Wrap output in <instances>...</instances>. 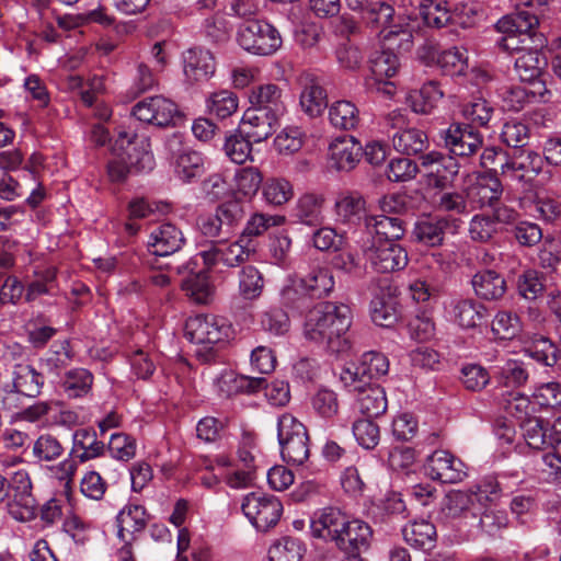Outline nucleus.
Returning a JSON list of instances; mask_svg holds the SVG:
<instances>
[{
  "label": "nucleus",
  "mask_w": 561,
  "mask_h": 561,
  "mask_svg": "<svg viewBox=\"0 0 561 561\" xmlns=\"http://www.w3.org/2000/svg\"><path fill=\"white\" fill-rule=\"evenodd\" d=\"M500 494V483L492 477L480 480L467 490H451L442 500L436 520L457 529L472 527L481 510Z\"/></svg>",
  "instance_id": "1"
},
{
  "label": "nucleus",
  "mask_w": 561,
  "mask_h": 561,
  "mask_svg": "<svg viewBox=\"0 0 561 561\" xmlns=\"http://www.w3.org/2000/svg\"><path fill=\"white\" fill-rule=\"evenodd\" d=\"M352 321L353 313L348 305L327 301L309 312L304 333L306 339L324 345L333 353H345L350 348L346 333Z\"/></svg>",
  "instance_id": "2"
},
{
  "label": "nucleus",
  "mask_w": 561,
  "mask_h": 561,
  "mask_svg": "<svg viewBox=\"0 0 561 561\" xmlns=\"http://www.w3.org/2000/svg\"><path fill=\"white\" fill-rule=\"evenodd\" d=\"M363 19L376 30L382 45L398 47L401 51L411 49L414 26L405 18L394 15L390 4L377 0Z\"/></svg>",
  "instance_id": "3"
},
{
  "label": "nucleus",
  "mask_w": 561,
  "mask_h": 561,
  "mask_svg": "<svg viewBox=\"0 0 561 561\" xmlns=\"http://www.w3.org/2000/svg\"><path fill=\"white\" fill-rule=\"evenodd\" d=\"M10 376V380L0 386L1 410L15 411L24 405L25 400L36 399L42 394L45 377L33 365L14 364Z\"/></svg>",
  "instance_id": "4"
},
{
  "label": "nucleus",
  "mask_w": 561,
  "mask_h": 561,
  "mask_svg": "<svg viewBox=\"0 0 561 561\" xmlns=\"http://www.w3.org/2000/svg\"><path fill=\"white\" fill-rule=\"evenodd\" d=\"M231 333V325L224 318L214 314H196L185 323V336L197 345L195 355L203 363L215 358L214 346L225 342Z\"/></svg>",
  "instance_id": "5"
},
{
  "label": "nucleus",
  "mask_w": 561,
  "mask_h": 561,
  "mask_svg": "<svg viewBox=\"0 0 561 561\" xmlns=\"http://www.w3.org/2000/svg\"><path fill=\"white\" fill-rule=\"evenodd\" d=\"M538 24L537 15L528 9L501 18L495 24L496 30L503 34L497 39V45L505 51H517L520 55L535 45L536 37L540 35L536 32Z\"/></svg>",
  "instance_id": "6"
},
{
  "label": "nucleus",
  "mask_w": 561,
  "mask_h": 561,
  "mask_svg": "<svg viewBox=\"0 0 561 561\" xmlns=\"http://www.w3.org/2000/svg\"><path fill=\"white\" fill-rule=\"evenodd\" d=\"M277 439L280 456L285 462L301 466L308 460L310 455L308 432L293 414L283 413L277 417Z\"/></svg>",
  "instance_id": "7"
},
{
  "label": "nucleus",
  "mask_w": 561,
  "mask_h": 561,
  "mask_svg": "<svg viewBox=\"0 0 561 561\" xmlns=\"http://www.w3.org/2000/svg\"><path fill=\"white\" fill-rule=\"evenodd\" d=\"M389 371V359L379 352L363 354L357 363L345 365L340 373V381L345 390H358L375 383L374 380L386 376Z\"/></svg>",
  "instance_id": "8"
},
{
  "label": "nucleus",
  "mask_w": 561,
  "mask_h": 561,
  "mask_svg": "<svg viewBox=\"0 0 561 561\" xmlns=\"http://www.w3.org/2000/svg\"><path fill=\"white\" fill-rule=\"evenodd\" d=\"M239 45L250 54L270 56L282 46L283 39L278 30L264 20H251L238 31Z\"/></svg>",
  "instance_id": "9"
},
{
  "label": "nucleus",
  "mask_w": 561,
  "mask_h": 561,
  "mask_svg": "<svg viewBox=\"0 0 561 561\" xmlns=\"http://www.w3.org/2000/svg\"><path fill=\"white\" fill-rule=\"evenodd\" d=\"M252 253L253 249L250 248L249 242L240 237L234 241H228L227 238L210 241L199 250L198 255L208 268L217 266L234 268L249 261Z\"/></svg>",
  "instance_id": "10"
},
{
  "label": "nucleus",
  "mask_w": 561,
  "mask_h": 561,
  "mask_svg": "<svg viewBox=\"0 0 561 561\" xmlns=\"http://www.w3.org/2000/svg\"><path fill=\"white\" fill-rule=\"evenodd\" d=\"M443 147L448 154L459 158H469L476 154L483 146V135L471 124L453 122L438 133Z\"/></svg>",
  "instance_id": "11"
},
{
  "label": "nucleus",
  "mask_w": 561,
  "mask_h": 561,
  "mask_svg": "<svg viewBox=\"0 0 561 561\" xmlns=\"http://www.w3.org/2000/svg\"><path fill=\"white\" fill-rule=\"evenodd\" d=\"M241 510L256 530L267 531L278 523L283 505L274 495L251 492L244 496Z\"/></svg>",
  "instance_id": "12"
},
{
  "label": "nucleus",
  "mask_w": 561,
  "mask_h": 561,
  "mask_svg": "<svg viewBox=\"0 0 561 561\" xmlns=\"http://www.w3.org/2000/svg\"><path fill=\"white\" fill-rule=\"evenodd\" d=\"M420 15L428 27L442 28L447 25L460 26L466 28L470 26L469 9L451 8L448 0H422L420 2Z\"/></svg>",
  "instance_id": "13"
},
{
  "label": "nucleus",
  "mask_w": 561,
  "mask_h": 561,
  "mask_svg": "<svg viewBox=\"0 0 561 561\" xmlns=\"http://www.w3.org/2000/svg\"><path fill=\"white\" fill-rule=\"evenodd\" d=\"M373 529L362 519H348L339 537L335 547L345 553L344 561H365L362 553L371 545Z\"/></svg>",
  "instance_id": "14"
},
{
  "label": "nucleus",
  "mask_w": 561,
  "mask_h": 561,
  "mask_svg": "<svg viewBox=\"0 0 561 561\" xmlns=\"http://www.w3.org/2000/svg\"><path fill=\"white\" fill-rule=\"evenodd\" d=\"M420 160L428 184L436 188L453 185L459 173V162L450 154L433 150L422 154Z\"/></svg>",
  "instance_id": "15"
},
{
  "label": "nucleus",
  "mask_w": 561,
  "mask_h": 561,
  "mask_svg": "<svg viewBox=\"0 0 561 561\" xmlns=\"http://www.w3.org/2000/svg\"><path fill=\"white\" fill-rule=\"evenodd\" d=\"M364 255L370 267L378 273L401 271L409 262L407 250L397 242L371 241L364 249Z\"/></svg>",
  "instance_id": "16"
},
{
  "label": "nucleus",
  "mask_w": 561,
  "mask_h": 561,
  "mask_svg": "<svg viewBox=\"0 0 561 561\" xmlns=\"http://www.w3.org/2000/svg\"><path fill=\"white\" fill-rule=\"evenodd\" d=\"M543 158L536 151L523 148L506 154L500 164L501 174L511 181L529 182L542 170Z\"/></svg>",
  "instance_id": "17"
},
{
  "label": "nucleus",
  "mask_w": 561,
  "mask_h": 561,
  "mask_svg": "<svg viewBox=\"0 0 561 561\" xmlns=\"http://www.w3.org/2000/svg\"><path fill=\"white\" fill-rule=\"evenodd\" d=\"M113 150L121 151L129 167L135 171H150L154 167L150 141L146 137H137L127 131H119Z\"/></svg>",
  "instance_id": "18"
},
{
  "label": "nucleus",
  "mask_w": 561,
  "mask_h": 561,
  "mask_svg": "<svg viewBox=\"0 0 561 561\" xmlns=\"http://www.w3.org/2000/svg\"><path fill=\"white\" fill-rule=\"evenodd\" d=\"M424 472L442 483H459L467 477V467L451 453L438 449L426 458Z\"/></svg>",
  "instance_id": "19"
},
{
  "label": "nucleus",
  "mask_w": 561,
  "mask_h": 561,
  "mask_svg": "<svg viewBox=\"0 0 561 561\" xmlns=\"http://www.w3.org/2000/svg\"><path fill=\"white\" fill-rule=\"evenodd\" d=\"M133 115L140 122L158 127L174 123L179 114L178 105L162 95L145 98L133 106Z\"/></svg>",
  "instance_id": "20"
},
{
  "label": "nucleus",
  "mask_w": 561,
  "mask_h": 561,
  "mask_svg": "<svg viewBox=\"0 0 561 561\" xmlns=\"http://www.w3.org/2000/svg\"><path fill=\"white\" fill-rule=\"evenodd\" d=\"M185 82L196 84L207 82L216 71V60L209 49L192 47L182 53Z\"/></svg>",
  "instance_id": "21"
},
{
  "label": "nucleus",
  "mask_w": 561,
  "mask_h": 561,
  "mask_svg": "<svg viewBox=\"0 0 561 561\" xmlns=\"http://www.w3.org/2000/svg\"><path fill=\"white\" fill-rule=\"evenodd\" d=\"M347 516L336 507H324L313 513L310 518V531L312 537L325 542L336 543L341 536Z\"/></svg>",
  "instance_id": "22"
},
{
  "label": "nucleus",
  "mask_w": 561,
  "mask_h": 561,
  "mask_svg": "<svg viewBox=\"0 0 561 561\" xmlns=\"http://www.w3.org/2000/svg\"><path fill=\"white\" fill-rule=\"evenodd\" d=\"M254 114L270 115L273 121H278L286 112L283 90L275 83L261 84L252 91L250 96Z\"/></svg>",
  "instance_id": "23"
},
{
  "label": "nucleus",
  "mask_w": 561,
  "mask_h": 561,
  "mask_svg": "<svg viewBox=\"0 0 561 561\" xmlns=\"http://www.w3.org/2000/svg\"><path fill=\"white\" fill-rule=\"evenodd\" d=\"M184 244L182 230L171 222L153 227L147 240L148 251L157 256H169L180 251Z\"/></svg>",
  "instance_id": "24"
},
{
  "label": "nucleus",
  "mask_w": 561,
  "mask_h": 561,
  "mask_svg": "<svg viewBox=\"0 0 561 561\" xmlns=\"http://www.w3.org/2000/svg\"><path fill=\"white\" fill-rule=\"evenodd\" d=\"M535 41V45H531L516 58L515 71L520 81L538 87L539 82H542L539 78L547 65L543 55L540 53V49L546 45V38L543 35H539Z\"/></svg>",
  "instance_id": "25"
},
{
  "label": "nucleus",
  "mask_w": 561,
  "mask_h": 561,
  "mask_svg": "<svg viewBox=\"0 0 561 561\" xmlns=\"http://www.w3.org/2000/svg\"><path fill=\"white\" fill-rule=\"evenodd\" d=\"M363 157V147L353 136L336 137L329 146L330 167L337 171L353 170Z\"/></svg>",
  "instance_id": "26"
},
{
  "label": "nucleus",
  "mask_w": 561,
  "mask_h": 561,
  "mask_svg": "<svg viewBox=\"0 0 561 561\" xmlns=\"http://www.w3.org/2000/svg\"><path fill=\"white\" fill-rule=\"evenodd\" d=\"M447 319L461 329H473L485 319L486 310L471 298H453L445 305Z\"/></svg>",
  "instance_id": "27"
},
{
  "label": "nucleus",
  "mask_w": 561,
  "mask_h": 561,
  "mask_svg": "<svg viewBox=\"0 0 561 561\" xmlns=\"http://www.w3.org/2000/svg\"><path fill=\"white\" fill-rule=\"evenodd\" d=\"M265 378L239 375L233 370H222L214 380L216 391L221 397H232L238 393H253L264 386Z\"/></svg>",
  "instance_id": "28"
},
{
  "label": "nucleus",
  "mask_w": 561,
  "mask_h": 561,
  "mask_svg": "<svg viewBox=\"0 0 561 561\" xmlns=\"http://www.w3.org/2000/svg\"><path fill=\"white\" fill-rule=\"evenodd\" d=\"M456 221L444 216H422L414 222L412 237L426 247L442 245L447 227Z\"/></svg>",
  "instance_id": "29"
},
{
  "label": "nucleus",
  "mask_w": 561,
  "mask_h": 561,
  "mask_svg": "<svg viewBox=\"0 0 561 561\" xmlns=\"http://www.w3.org/2000/svg\"><path fill=\"white\" fill-rule=\"evenodd\" d=\"M106 445L98 438L93 428H78L72 433V446L70 456H73L79 463L102 457L105 454Z\"/></svg>",
  "instance_id": "30"
},
{
  "label": "nucleus",
  "mask_w": 561,
  "mask_h": 561,
  "mask_svg": "<svg viewBox=\"0 0 561 561\" xmlns=\"http://www.w3.org/2000/svg\"><path fill=\"white\" fill-rule=\"evenodd\" d=\"M324 198L320 194L306 193L299 196L290 210L294 222L309 227H318L323 224Z\"/></svg>",
  "instance_id": "31"
},
{
  "label": "nucleus",
  "mask_w": 561,
  "mask_h": 561,
  "mask_svg": "<svg viewBox=\"0 0 561 561\" xmlns=\"http://www.w3.org/2000/svg\"><path fill=\"white\" fill-rule=\"evenodd\" d=\"M365 227L373 237V241L396 242L404 236L403 220L399 217L386 215L365 216Z\"/></svg>",
  "instance_id": "32"
},
{
  "label": "nucleus",
  "mask_w": 561,
  "mask_h": 561,
  "mask_svg": "<svg viewBox=\"0 0 561 561\" xmlns=\"http://www.w3.org/2000/svg\"><path fill=\"white\" fill-rule=\"evenodd\" d=\"M116 520L118 526V537L128 545L129 540L126 538V535H130L134 538L135 535L144 531L149 522V514L145 506L129 501L118 512Z\"/></svg>",
  "instance_id": "33"
},
{
  "label": "nucleus",
  "mask_w": 561,
  "mask_h": 561,
  "mask_svg": "<svg viewBox=\"0 0 561 561\" xmlns=\"http://www.w3.org/2000/svg\"><path fill=\"white\" fill-rule=\"evenodd\" d=\"M347 391L356 397V408L366 417H378L387 411L388 400L381 386L373 383Z\"/></svg>",
  "instance_id": "34"
},
{
  "label": "nucleus",
  "mask_w": 561,
  "mask_h": 561,
  "mask_svg": "<svg viewBox=\"0 0 561 561\" xmlns=\"http://www.w3.org/2000/svg\"><path fill=\"white\" fill-rule=\"evenodd\" d=\"M58 290L56 267L36 268L25 286V301L34 302L42 296L54 297L58 294Z\"/></svg>",
  "instance_id": "35"
},
{
  "label": "nucleus",
  "mask_w": 561,
  "mask_h": 561,
  "mask_svg": "<svg viewBox=\"0 0 561 561\" xmlns=\"http://www.w3.org/2000/svg\"><path fill=\"white\" fill-rule=\"evenodd\" d=\"M299 104L304 113L310 117L322 114L328 106V95L318 79L306 77L302 81Z\"/></svg>",
  "instance_id": "36"
},
{
  "label": "nucleus",
  "mask_w": 561,
  "mask_h": 561,
  "mask_svg": "<svg viewBox=\"0 0 561 561\" xmlns=\"http://www.w3.org/2000/svg\"><path fill=\"white\" fill-rule=\"evenodd\" d=\"M366 202L358 192H342L334 203L336 220L342 224L356 225L365 215Z\"/></svg>",
  "instance_id": "37"
},
{
  "label": "nucleus",
  "mask_w": 561,
  "mask_h": 561,
  "mask_svg": "<svg viewBox=\"0 0 561 561\" xmlns=\"http://www.w3.org/2000/svg\"><path fill=\"white\" fill-rule=\"evenodd\" d=\"M369 313L371 321L382 328L393 327L400 317L397 300L383 290L374 295L369 305Z\"/></svg>",
  "instance_id": "38"
},
{
  "label": "nucleus",
  "mask_w": 561,
  "mask_h": 561,
  "mask_svg": "<svg viewBox=\"0 0 561 561\" xmlns=\"http://www.w3.org/2000/svg\"><path fill=\"white\" fill-rule=\"evenodd\" d=\"M474 293L485 300H496L503 297L506 291L504 277L493 270L477 272L471 280Z\"/></svg>",
  "instance_id": "39"
},
{
  "label": "nucleus",
  "mask_w": 561,
  "mask_h": 561,
  "mask_svg": "<svg viewBox=\"0 0 561 561\" xmlns=\"http://www.w3.org/2000/svg\"><path fill=\"white\" fill-rule=\"evenodd\" d=\"M503 193L502 183L497 178H481L468 188L467 196L477 207H494Z\"/></svg>",
  "instance_id": "40"
},
{
  "label": "nucleus",
  "mask_w": 561,
  "mask_h": 561,
  "mask_svg": "<svg viewBox=\"0 0 561 561\" xmlns=\"http://www.w3.org/2000/svg\"><path fill=\"white\" fill-rule=\"evenodd\" d=\"M444 92L438 82H425L421 89L413 90L408 94L407 101L416 114H430L443 99Z\"/></svg>",
  "instance_id": "41"
},
{
  "label": "nucleus",
  "mask_w": 561,
  "mask_h": 561,
  "mask_svg": "<svg viewBox=\"0 0 561 561\" xmlns=\"http://www.w3.org/2000/svg\"><path fill=\"white\" fill-rule=\"evenodd\" d=\"M390 137L393 148L407 156L421 153L428 147L427 135L417 128L404 127L394 131Z\"/></svg>",
  "instance_id": "42"
},
{
  "label": "nucleus",
  "mask_w": 561,
  "mask_h": 561,
  "mask_svg": "<svg viewBox=\"0 0 561 561\" xmlns=\"http://www.w3.org/2000/svg\"><path fill=\"white\" fill-rule=\"evenodd\" d=\"M306 290L311 299H321L328 297L335 286L333 272L327 266H317L301 277Z\"/></svg>",
  "instance_id": "43"
},
{
  "label": "nucleus",
  "mask_w": 561,
  "mask_h": 561,
  "mask_svg": "<svg viewBox=\"0 0 561 561\" xmlns=\"http://www.w3.org/2000/svg\"><path fill=\"white\" fill-rule=\"evenodd\" d=\"M282 305L293 311L304 312L310 307L311 297L305 288L301 277H290L282 287Z\"/></svg>",
  "instance_id": "44"
},
{
  "label": "nucleus",
  "mask_w": 561,
  "mask_h": 561,
  "mask_svg": "<svg viewBox=\"0 0 561 561\" xmlns=\"http://www.w3.org/2000/svg\"><path fill=\"white\" fill-rule=\"evenodd\" d=\"M277 123L278 121H273L270 115H260L247 111L240 129L253 144H257L267 139L274 133Z\"/></svg>",
  "instance_id": "45"
},
{
  "label": "nucleus",
  "mask_w": 561,
  "mask_h": 561,
  "mask_svg": "<svg viewBox=\"0 0 561 561\" xmlns=\"http://www.w3.org/2000/svg\"><path fill=\"white\" fill-rule=\"evenodd\" d=\"M432 59L436 61L444 75L450 77L463 76L469 67L467 49L461 47H450L435 53Z\"/></svg>",
  "instance_id": "46"
},
{
  "label": "nucleus",
  "mask_w": 561,
  "mask_h": 561,
  "mask_svg": "<svg viewBox=\"0 0 561 561\" xmlns=\"http://www.w3.org/2000/svg\"><path fill=\"white\" fill-rule=\"evenodd\" d=\"M93 380L92 373L87 368H72L61 379V388L68 398H83L91 391Z\"/></svg>",
  "instance_id": "47"
},
{
  "label": "nucleus",
  "mask_w": 561,
  "mask_h": 561,
  "mask_svg": "<svg viewBox=\"0 0 561 561\" xmlns=\"http://www.w3.org/2000/svg\"><path fill=\"white\" fill-rule=\"evenodd\" d=\"M493 374L499 385L511 388L524 386L529 377L525 364L517 359H505L501 365L493 367Z\"/></svg>",
  "instance_id": "48"
},
{
  "label": "nucleus",
  "mask_w": 561,
  "mask_h": 561,
  "mask_svg": "<svg viewBox=\"0 0 561 561\" xmlns=\"http://www.w3.org/2000/svg\"><path fill=\"white\" fill-rule=\"evenodd\" d=\"M75 353L69 340L54 342L41 358L42 366L49 374L58 375L73 359Z\"/></svg>",
  "instance_id": "49"
},
{
  "label": "nucleus",
  "mask_w": 561,
  "mask_h": 561,
  "mask_svg": "<svg viewBox=\"0 0 561 561\" xmlns=\"http://www.w3.org/2000/svg\"><path fill=\"white\" fill-rule=\"evenodd\" d=\"M381 51H375L370 57V70L376 81L382 79H390L396 76L399 70V58L393 53L398 47H389V45H382Z\"/></svg>",
  "instance_id": "50"
},
{
  "label": "nucleus",
  "mask_w": 561,
  "mask_h": 561,
  "mask_svg": "<svg viewBox=\"0 0 561 561\" xmlns=\"http://www.w3.org/2000/svg\"><path fill=\"white\" fill-rule=\"evenodd\" d=\"M312 412L324 421H332L339 413L337 393L327 387L319 388L310 398Z\"/></svg>",
  "instance_id": "51"
},
{
  "label": "nucleus",
  "mask_w": 561,
  "mask_h": 561,
  "mask_svg": "<svg viewBox=\"0 0 561 561\" xmlns=\"http://www.w3.org/2000/svg\"><path fill=\"white\" fill-rule=\"evenodd\" d=\"M306 552L305 543L295 537H282L268 549V561H301Z\"/></svg>",
  "instance_id": "52"
},
{
  "label": "nucleus",
  "mask_w": 561,
  "mask_h": 561,
  "mask_svg": "<svg viewBox=\"0 0 561 561\" xmlns=\"http://www.w3.org/2000/svg\"><path fill=\"white\" fill-rule=\"evenodd\" d=\"M329 121L334 128L351 130L358 125L359 113L354 103L341 100L329 107Z\"/></svg>",
  "instance_id": "53"
},
{
  "label": "nucleus",
  "mask_w": 561,
  "mask_h": 561,
  "mask_svg": "<svg viewBox=\"0 0 561 561\" xmlns=\"http://www.w3.org/2000/svg\"><path fill=\"white\" fill-rule=\"evenodd\" d=\"M204 172V158L197 151H183L175 160L174 173L183 183H191Z\"/></svg>",
  "instance_id": "54"
},
{
  "label": "nucleus",
  "mask_w": 561,
  "mask_h": 561,
  "mask_svg": "<svg viewBox=\"0 0 561 561\" xmlns=\"http://www.w3.org/2000/svg\"><path fill=\"white\" fill-rule=\"evenodd\" d=\"M402 533L404 540L417 549H430L436 538V527L424 519L405 526Z\"/></svg>",
  "instance_id": "55"
},
{
  "label": "nucleus",
  "mask_w": 561,
  "mask_h": 561,
  "mask_svg": "<svg viewBox=\"0 0 561 561\" xmlns=\"http://www.w3.org/2000/svg\"><path fill=\"white\" fill-rule=\"evenodd\" d=\"M239 295L244 300L257 299L264 288V278L261 272L253 265H245L239 272Z\"/></svg>",
  "instance_id": "56"
},
{
  "label": "nucleus",
  "mask_w": 561,
  "mask_h": 561,
  "mask_svg": "<svg viewBox=\"0 0 561 561\" xmlns=\"http://www.w3.org/2000/svg\"><path fill=\"white\" fill-rule=\"evenodd\" d=\"M536 89H530L525 85L512 87L504 98L508 108L514 112L522 111L526 104L535 102L543 96L547 92L543 82H539Z\"/></svg>",
  "instance_id": "57"
},
{
  "label": "nucleus",
  "mask_w": 561,
  "mask_h": 561,
  "mask_svg": "<svg viewBox=\"0 0 561 561\" xmlns=\"http://www.w3.org/2000/svg\"><path fill=\"white\" fill-rule=\"evenodd\" d=\"M238 104L237 95L228 90L214 92L206 100L208 113L220 119H226L236 113Z\"/></svg>",
  "instance_id": "58"
},
{
  "label": "nucleus",
  "mask_w": 561,
  "mask_h": 561,
  "mask_svg": "<svg viewBox=\"0 0 561 561\" xmlns=\"http://www.w3.org/2000/svg\"><path fill=\"white\" fill-rule=\"evenodd\" d=\"M65 451L61 442L51 434H42L33 443V457L39 462L59 459Z\"/></svg>",
  "instance_id": "59"
},
{
  "label": "nucleus",
  "mask_w": 561,
  "mask_h": 561,
  "mask_svg": "<svg viewBox=\"0 0 561 561\" xmlns=\"http://www.w3.org/2000/svg\"><path fill=\"white\" fill-rule=\"evenodd\" d=\"M252 144V140L239 128L226 137L224 150L232 162L242 164L251 157Z\"/></svg>",
  "instance_id": "60"
},
{
  "label": "nucleus",
  "mask_w": 561,
  "mask_h": 561,
  "mask_svg": "<svg viewBox=\"0 0 561 561\" xmlns=\"http://www.w3.org/2000/svg\"><path fill=\"white\" fill-rule=\"evenodd\" d=\"M468 196L462 192L457 191H442L434 196V206L440 213H448L451 215H467Z\"/></svg>",
  "instance_id": "61"
},
{
  "label": "nucleus",
  "mask_w": 561,
  "mask_h": 561,
  "mask_svg": "<svg viewBox=\"0 0 561 561\" xmlns=\"http://www.w3.org/2000/svg\"><path fill=\"white\" fill-rule=\"evenodd\" d=\"M529 138L530 129L526 123L511 119L503 124L501 140L513 150L526 148Z\"/></svg>",
  "instance_id": "62"
},
{
  "label": "nucleus",
  "mask_w": 561,
  "mask_h": 561,
  "mask_svg": "<svg viewBox=\"0 0 561 561\" xmlns=\"http://www.w3.org/2000/svg\"><path fill=\"white\" fill-rule=\"evenodd\" d=\"M261 329L272 336H283L290 328L288 314L280 308H270L260 316Z\"/></svg>",
  "instance_id": "63"
},
{
  "label": "nucleus",
  "mask_w": 561,
  "mask_h": 561,
  "mask_svg": "<svg viewBox=\"0 0 561 561\" xmlns=\"http://www.w3.org/2000/svg\"><path fill=\"white\" fill-rule=\"evenodd\" d=\"M520 320L516 313L501 310L495 314L491 330L500 340H512L520 332Z\"/></svg>",
  "instance_id": "64"
}]
</instances>
